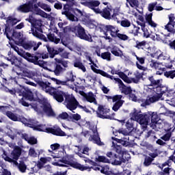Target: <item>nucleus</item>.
I'll list each match as a JSON object with an SVG mask.
<instances>
[{"label":"nucleus","mask_w":175,"mask_h":175,"mask_svg":"<svg viewBox=\"0 0 175 175\" xmlns=\"http://www.w3.org/2000/svg\"><path fill=\"white\" fill-rule=\"evenodd\" d=\"M113 102L116 103L112 109L113 111H118L120 109V107L124 105V100H122V96L121 95H116L111 97Z\"/></svg>","instance_id":"20"},{"label":"nucleus","mask_w":175,"mask_h":175,"mask_svg":"<svg viewBox=\"0 0 175 175\" xmlns=\"http://www.w3.org/2000/svg\"><path fill=\"white\" fill-rule=\"evenodd\" d=\"M48 162H51V157H41L40 159V161L37 164L38 167L42 168L43 165H46V163H48Z\"/></svg>","instance_id":"39"},{"label":"nucleus","mask_w":175,"mask_h":175,"mask_svg":"<svg viewBox=\"0 0 175 175\" xmlns=\"http://www.w3.org/2000/svg\"><path fill=\"white\" fill-rule=\"evenodd\" d=\"M85 57L86 59L89 61V65H91L90 68L94 73H96L97 75H101V76H103L104 77H107V79L113 80L115 84H118L119 88L122 90V92H123V94H124L125 95H130L133 92L131 87H126V85H124V83L121 79H120V78H116L107 74V72L98 69L99 67H98V65L94 63V61H92V57H91L90 54H89L88 53H85Z\"/></svg>","instance_id":"5"},{"label":"nucleus","mask_w":175,"mask_h":175,"mask_svg":"<svg viewBox=\"0 0 175 175\" xmlns=\"http://www.w3.org/2000/svg\"><path fill=\"white\" fill-rule=\"evenodd\" d=\"M29 157H31L32 158H36V157H38V153L36 150H35V148H31L29 150Z\"/></svg>","instance_id":"59"},{"label":"nucleus","mask_w":175,"mask_h":175,"mask_svg":"<svg viewBox=\"0 0 175 175\" xmlns=\"http://www.w3.org/2000/svg\"><path fill=\"white\" fill-rule=\"evenodd\" d=\"M74 66L75 68H78L79 69H81L82 72H87V68H85V66L83 65V63L80 62H76L74 63Z\"/></svg>","instance_id":"45"},{"label":"nucleus","mask_w":175,"mask_h":175,"mask_svg":"<svg viewBox=\"0 0 175 175\" xmlns=\"http://www.w3.org/2000/svg\"><path fill=\"white\" fill-rule=\"evenodd\" d=\"M25 100H29L30 102L33 101L34 103H31V107L36 111L38 114H46L49 117H54L55 116V113L51 109V105L49 103V101L46 98H43L42 100H35L33 99V95L32 93H30L27 95L26 97H23L20 100L19 103L23 106L28 107L29 104L27 103Z\"/></svg>","instance_id":"4"},{"label":"nucleus","mask_w":175,"mask_h":175,"mask_svg":"<svg viewBox=\"0 0 175 175\" xmlns=\"http://www.w3.org/2000/svg\"><path fill=\"white\" fill-rule=\"evenodd\" d=\"M4 35H6V37L9 40H14L16 44H23V33L17 31H8V29H5Z\"/></svg>","instance_id":"12"},{"label":"nucleus","mask_w":175,"mask_h":175,"mask_svg":"<svg viewBox=\"0 0 175 175\" xmlns=\"http://www.w3.org/2000/svg\"><path fill=\"white\" fill-rule=\"evenodd\" d=\"M142 31L145 38H150L152 40H158L159 42H161V40H163V39L166 38V36L162 33H149L148 29H147V28H144V27H142Z\"/></svg>","instance_id":"15"},{"label":"nucleus","mask_w":175,"mask_h":175,"mask_svg":"<svg viewBox=\"0 0 175 175\" xmlns=\"http://www.w3.org/2000/svg\"><path fill=\"white\" fill-rule=\"evenodd\" d=\"M66 8H68V5H64V9L65 11L62 12V14H65L67 18H68V20H70V21H77V17L75 16L73 14L70 13V12L66 10Z\"/></svg>","instance_id":"31"},{"label":"nucleus","mask_w":175,"mask_h":175,"mask_svg":"<svg viewBox=\"0 0 175 175\" xmlns=\"http://www.w3.org/2000/svg\"><path fill=\"white\" fill-rule=\"evenodd\" d=\"M96 161H98V162H104L105 163H109V162H110L109 159L105 157L104 156H98L96 158Z\"/></svg>","instance_id":"58"},{"label":"nucleus","mask_w":175,"mask_h":175,"mask_svg":"<svg viewBox=\"0 0 175 175\" xmlns=\"http://www.w3.org/2000/svg\"><path fill=\"white\" fill-rule=\"evenodd\" d=\"M52 165H53V166H62L64 167H68V165H70L72 167L79 169V170H81L82 172L84 170H88V172H90L91 171V169H93V170H95L96 172H101L102 170V166L100 165L90 167L88 166L83 165L77 162L70 163L64 159L57 162H53Z\"/></svg>","instance_id":"7"},{"label":"nucleus","mask_w":175,"mask_h":175,"mask_svg":"<svg viewBox=\"0 0 175 175\" xmlns=\"http://www.w3.org/2000/svg\"><path fill=\"white\" fill-rule=\"evenodd\" d=\"M135 17H137L139 21H137V25L141 27V29L143 30L144 28H146V23L144 22V18L142 16L139 15L137 13L135 12L133 14Z\"/></svg>","instance_id":"33"},{"label":"nucleus","mask_w":175,"mask_h":175,"mask_svg":"<svg viewBox=\"0 0 175 175\" xmlns=\"http://www.w3.org/2000/svg\"><path fill=\"white\" fill-rule=\"evenodd\" d=\"M135 76L136 77V79L135 78H132L131 80V83L132 81L133 83H135L136 84H137V83H139V80H140L141 77H142V74H140L139 72H136L135 73Z\"/></svg>","instance_id":"55"},{"label":"nucleus","mask_w":175,"mask_h":175,"mask_svg":"<svg viewBox=\"0 0 175 175\" xmlns=\"http://www.w3.org/2000/svg\"><path fill=\"white\" fill-rule=\"evenodd\" d=\"M103 174L110 175L111 174V170L107 166L105 165L103 167L101 166V172Z\"/></svg>","instance_id":"52"},{"label":"nucleus","mask_w":175,"mask_h":175,"mask_svg":"<svg viewBox=\"0 0 175 175\" xmlns=\"http://www.w3.org/2000/svg\"><path fill=\"white\" fill-rule=\"evenodd\" d=\"M34 28L31 29L32 34L33 36H36V38H38V39H41V40H47V38L44 35H43V31H42V21L37 20L36 21Z\"/></svg>","instance_id":"14"},{"label":"nucleus","mask_w":175,"mask_h":175,"mask_svg":"<svg viewBox=\"0 0 175 175\" xmlns=\"http://www.w3.org/2000/svg\"><path fill=\"white\" fill-rule=\"evenodd\" d=\"M165 29L171 33H175V22H169L165 26Z\"/></svg>","instance_id":"40"},{"label":"nucleus","mask_w":175,"mask_h":175,"mask_svg":"<svg viewBox=\"0 0 175 175\" xmlns=\"http://www.w3.org/2000/svg\"><path fill=\"white\" fill-rule=\"evenodd\" d=\"M85 126H89L92 133H93V135H90L89 137L90 142H94L96 144H98V146H103V143L100 142V137H99V135L98 134L96 126H93L92 128L90 122H85Z\"/></svg>","instance_id":"13"},{"label":"nucleus","mask_w":175,"mask_h":175,"mask_svg":"<svg viewBox=\"0 0 175 175\" xmlns=\"http://www.w3.org/2000/svg\"><path fill=\"white\" fill-rule=\"evenodd\" d=\"M111 12H113V7L107 6V8H104L103 11H100L99 14H101L104 18L110 20V18H111Z\"/></svg>","instance_id":"26"},{"label":"nucleus","mask_w":175,"mask_h":175,"mask_svg":"<svg viewBox=\"0 0 175 175\" xmlns=\"http://www.w3.org/2000/svg\"><path fill=\"white\" fill-rule=\"evenodd\" d=\"M21 44L22 47H23L25 50H31V49L33 47L34 51H36V49H39V46L42 44V42H39L36 44L34 41H29L27 42H22V44Z\"/></svg>","instance_id":"21"},{"label":"nucleus","mask_w":175,"mask_h":175,"mask_svg":"<svg viewBox=\"0 0 175 175\" xmlns=\"http://www.w3.org/2000/svg\"><path fill=\"white\" fill-rule=\"evenodd\" d=\"M150 55L152 58H156V59H165V55L161 50H156L154 53H150Z\"/></svg>","instance_id":"34"},{"label":"nucleus","mask_w":175,"mask_h":175,"mask_svg":"<svg viewBox=\"0 0 175 175\" xmlns=\"http://www.w3.org/2000/svg\"><path fill=\"white\" fill-rule=\"evenodd\" d=\"M128 3L130 5L131 8L134 9H137L139 8V1L137 0H126Z\"/></svg>","instance_id":"50"},{"label":"nucleus","mask_w":175,"mask_h":175,"mask_svg":"<svg viewBox=\"0 0 175 175\" xmlns=\"http://www.w3.org/2000/svg\"><path fill=\"white\" fill-rule=\"evenodd\" d=\"M120 25L124 28H128V27H131V21L126 18H124L120 22Z\"/></svg>","instance_id":"56"},{"label":"nucleus","mask_w":175,"mask_h":175,"mask_svg":"<svg viewBox=\"0 0 175 175\" xmlns=\"http://www.w3.org/2000/svg\"><path fill=\"white\" fill-rule=\"evenodd\" d=\"M100 5V1L98 0H89L88 8L92 9L97 14L100 13V9L98 8Z\"/></svg>","instance_id":"23"},{"label":"nucleus","mask_w":175,"mask_h":175,"mask_svg":"<svg viewBox=\"0 0 175 175\" xmlns=\"http://www.w3.org/2000/svg\"><path fill=\"white\" fill-rule=\"evenodd\" d=\"M133 55H134V57H136V59L137 62H136V66L137 68V69H139V70H146V67L142 66V65H144V62L146 61V59L144 57H138L136 53H133Z\"/></svg>","instance_id":"27"},{"label":"nucleus","mask_w":175,"mask_h":175,"mask_svg":"<svg viewBox=\"0 0 175 175\" xmlns=\"http://www.w3.org/2000/svg\"><path fill=\"white\" fill-rule=\"evenodd\" d=\"M53 72L55 73V76H59V75L64 72V68H62L60 65L56 64Z\"/></svg>","instance_id":"47"},{"label":"nucleus","mask_w":175,"mask_h":175,"mask_svg":"<svg viewBox=\"0 0 175 175\" xmlns=\"http://www.w3.org/2000/svg\"><path fill=\"white\" fill-rule=\"evenodd\" d=\"M39 6H40V8H41V9H43V10H45L46 12H51V8L47 4L40 3Z\"/></svg>","instance_id":"60"},{"label":"nucleus","mask_w":175,"mask_h":175,"mask_svg":"<svg viewBox=\"0 0 175 175\" xmlns=\"http://www.w3.org/2000/svg\"><path fill=\"white\" fill-rule=\"evenodd\" d=\"M101 58L107 61H111V53L110 52H104L101 53Z\"/></svg>","instance_id":"53"},{"label":"nucleus","mask_w":175,"mask_h":175,"mask_svg":"<svg viewBox=\"0 0 175 175\" xmlns=\"http://www.w3.org/2000/svg\"><path fill=\"white\" fill-rule=\"evenodd\" d=\"M100 31L101 33L102 38H105L106 40H108V42L110 43V42H113V38L110 37L112 36V38H117V35L118 34V32H120V29L116 26L113 25H100Z\"/></svg>","instance_id":"9"},{"label":"nucleus","mask_w":175,"mask_h":175,"mask_svg":"<svg viewBox=\"0 0 175 175\" xmlns=\"http://www.w3.org/2000/svg\"><path fill=\"white\" fill-rule=\"evenodd\" d=\"M36 14H38V16H41V17H44V18H49L50 17V15L47 14V13L44 12V11L38 8Z\"/></svg>","instance_id":"51"},{"label":"nucleus","mask_w":175,"mask_h":175,"mask_svg":"<svg viewBox=\"0 0 175 175\" xmlns=\"http://www.w3.org/2000/svg\"><path fill=\"white\" fill-rule=\"evenodd\" d=\"M79 94L83 97V100H86L90 103H94V105H98V102L96 101V96L94 95L92 92L85 93L84 92L79 91Z\"/></svg>","instance_id":"19"},{"label":"nucleus","mask_w":175,"mask_h":175,"mask_svg":"<svg viewBox=\"0 0 175 175\" xmlns=\"http://www.w3.org/2000/svg\"><path fill=\"white\" fill-rule=\"evenodd\" d=\"M75 29H77L78 37L80 38V39L88 40V42H92L91 35L85 33V30L81 25H78L75 27Z\"/></svg>","instance_id":"18"},{"label":"nucleus","mask_w":175,"mask_h":175,"mask_svg":"<svg viewBox=\"0 0 175 175\" xmlns=\"http://www.w3.org/2000/svg\"><path fill=\"white\" fill-rule=\"evenodd\" d=\"M17 23H18V21H17V19L14 18L13 16H8L6 18L5 29H7V31H9L8 27H13V25H16Z\"/></svg>","instance_id":"30"},{"label":"nucleus","mask_w":175,"mask_h":175,"mask_svg":"<svg viewBox=\"0 0 175 175\" xmlns=\"http://www.w3.org/2000/svg\"><path fill=\"white\" fill-rule=\"evenodd\" d=\"M12 65H15L17 68H20L23 65L21 59L17 58V57H14V58L10 59Z\"/></svg>","instance_id":"41"},{"label":"nucleus","mask_w":175,"mask_h":175,"mask_svg":"<svg viewBox=\"0 0 175 175\" xmlns=\"http://www.w3.org/2000/svg\"><path fill=\"white\" fill-rule=\"evenodd\" d=\"M111 18L114 20V21H117V23H120L122 18H124V16L122 14H120V12H114L113 15L111 16Z\"/></svg>","instance_id":"42"},{"label":"nucleus","mask_w":175,"mask_h":175,"mask_svg":"<svg viewBox=\"0 0 175 175\" xmlns=\"http://www.w3.org/2000/svg\"><path fill=\"white\" fill-rule=\"evenodd\" d=\"M111 75H118L119 77H120L124 83H128V84H131V83H132L131 79H129V77L122 72H118L115 70L114 68H111Z\"/></svg>","instance_id":"24"},{"label":"nucleus","mask_w":175,"mask_h":175,"mask_svg":"<svg viewBox=\"0 0 175 175\" xmlns=\"http://www.w3.org/2000/svg\"><path fill=\"white\" fill-rule=\"evenodd\" d=\"M111 53L115 55L116 57H122V55H124V54L122 53V51L118 49L117 47L113 46L111 49Z\"/></svg>","instance_id":"43"},{"label":"nucleus","mask_w":175,"mask_h":175,"mask_svg":"<svg viewBox=\"0 0 175 175\" xmlns=\"http://www.w3.org/2000/svg\"><path fill=\"white\" fill-rule=\"evenodd\" d=\"M74 66L75 68H78L79 69H81L82 72H87V68H85V66L83 65V63L80 62H76L74 63Z\"/></svg>","instance_id":"46"},{"label":"nucleus","mask_w":175,"mask_h":175,"mask_svg":"<svg viewBox=\"0 0 175 175\" xmlns=\"http://www.w3.org/2000/svg\"><path fill=\"white\" fill-rule=\"evenodd\" d=\"M142 111L140 109H133L130 113L131 120L136 121L137 122L140 117H142Z\"/></svg>","instance_id":"29"},{"label":"nucleus","mask_w":175,"mask_h":175,"mask_svg":"<svg viewBox=\"0 0 175 175\" xmlns=\"http://www.w3.org/2000/svg\"><path fill=\"white\" fill-rule=\"evenodd\" d=\"M48 39L51 40V42H53L56 44H58L59 42H61V40L59 38H57L54 36V34H49L48 35Z\"/></svg>","instance_id":"54"},{"label":"nucleus","mask_w":175,"mask_h":175,"mask_svg":"<svg viewBox=\"0 0 175 175\" xmlns=\"http://www.w3.org/2000/svg\"><path fill=\"white\" fill-rule=\"evenodd\" d=\"M162 59L164 61V62L162 63L164 68H169L170 69V68L173 66V62H174V61L170 59L169 56H165L164 59Z\"/></svg>","instance_id":"38"},{"label":"nucleus","mask_w":175,"mask_h":175,"mask_svg":"<svg viewBox=\"0 0 175 175\" xmlns=\"http://www.w3.org/2000/svg\"><path fill=\"white\" fill-rule=\"evenodd\" d=\"M41 61V62H43V66H40L41 68H44V69H46V70H49V72H53L54 69L55 68V66L57 65L56 63L51 62L49 63L46 66H45L44 61L43 60H38Z\"/></svg>","instance_id":"36"},{"label":"nucleus","mask_w":175,"mask_h":175,"mask_svg":"<svg viewBox=\"0 0 175 175\" xmlns=\"http://www.w3.org/2000/svg\"><path fill=\"white\" fill-rule=\"evenodd\" d=\"M18 76H21L23 80H25L24 77H28V79H32L33 77V73L29 70H24L22 72H16Z\"/></svg>","instance_id":"35"},{"label":"nucleus","mask_w":175,"mask_h":175,"mask_svg":"<svg viewBox=\"0 0 175 175\" xmlns=\"http://www.w3.org/2000/svg\"><path fill=\"white\" fill-rule=\"evenodd\" d=\"M8 147L13 148V150L11 152V157L8 156V153L5 150H2V158H3L7 162H13V159L17 161V159L20 158V155H21V148L16 146V144L13 143H9Z\"/></svg>","instance_id":"10"},{"label":"nucleus","mask_w":175,"mask_h":175,"mask_svg":"<svg viewBox=\"0 0 175 175\" xmlns=\"http://www.w3.org/2000/svg\"><path fill=\"white\" fill-rule=\"evenodd\" d=\"M109 111H110V109L106 107L103 105H99L96 111L97 117L99 118H107L108 120H111L112 118L110 116V115H109Z\"/></svg>","instance_id":"17"},{"label":"nucleus","mask_w":175,"mask_h":175,"mask_svg":"<svg viewBox=\"0 0 175 175\" xmlns=\"http://www.w3.org/2000/svg\"><path fill=\"white\" fill-rule=\"evenodd\" d=\"M140 27H137L135 25H133L129 29V33H133V35H137L139 33V30Z\"/></svg>","instance_id":"49"},{"label":"nucleus","mask_w":175,"mask_h":175,"mask_svg":"<svg viewBox=\"0 0 175 175\" xmlns=\"http://www.w3.org/2000/svg\"><path fill=\"white\" fill-rule=\"evenodd\" d=\"M52 81H54L57 85H67L71 90H73L75 92H77V88L75 85V78L73 72L72 71L68 72L66 75V81H61L55 78H51Z\"/></svg>","instance_id":"11"},{"label":"nucleus","mask_w":175,"mask_h":175,"mask_svg":"<svg viewBox=\"0 0 175 175\" xmlns=\"http://www.w3.org/2000/svg\"><path fill=\"white\" fill-rule=\"evenodd\" d=\"M10 47L15 51L18 55L22 57L25 59H27L29 62H32L34 65H38L39 66H43V62L38 61L39 59L38 57L33 56L31 53L25 52L24 50L18 48L17 45L10 44Z\"/></svg>","instance_id":"8"},{"label":"nucleus","mask_w":175,"mask_h":175,"mask_svg":"<svg viewBox=\"0 0 175 175\" xmlns=\"http://www.w3.org/2000/svg\"><path fill=\"white\" fill-rule=\"evenodd\" d=\"M116 37L120 39V40H129V36H126V34L118 33Z\"/></svg>","instance_id":"61"},{"label":"nucleus","mask_w":175,"mask_h":175,"mask_svg":"<svg viewBox=\"0 0 175 175\" xmlns=\"http://www.w3.org/2000/svg\"><path fill=\"white\" fill-rule=\"evenodd\" d=\"M136 91L133 90V92L129 94L130 100H133V102H137V96H136Z\"/></svg>","instance_id":"57"},{"label":"nucleus","mask_w":175,"mask_h":175,"mask_svg":"<svg viewBox=\"0 0 175 175\" xmlns=\"http://www.w3.org/2000/svg\"><path fill=\"white\" fill-rule=\"evenodd\" d=\"M5 115L8 118L12 121H21L23 124L29 126V128H33L34 131H39L40 132H46V133H52V135H55L56 136H67L66 133L58 126H54L53 128L48 127L46 124L38 125V122L31 119H27L25 118H20L16 114H14L12 111L5 112Z\"/></svg>","instance_id":"2"},{"label":"nucleus","mask_w":175,"mask_h":175,"mask_svg":"<svg viewBox=\"0 0 175 175\" xmlns=\"http://www.w3.org/2000/svg\"><path fill=\"white\" fill-rule=\"evenodd\" d=\"M150 66L152 67V69H156V70L159 69L163 70V63H159L155 60H151L150 62Z\"/></svg>","instance_id":"37"},{"label":"nucleus","mask_w":175,"mask_h":175,"mask_svg":"<svg viewBox=\"0 0 175 175\" xmlns=\"http://www.w3.org/2000/svg\"><path fill=\"white\" fill-rule=\"evenodd\" d=\"M148 116L150 118V125L152 129H155V128H161L159 126V116H158L157 112L148 111Z\"/></svg>","instance_id":"16"},{"label":"nucleus","mask_w":175,"mask_h":175,"mask_svg":"<svg viewBox=\"0 0 175 175\" xmlns=\"http://www.w3.org/2000/svg\"><path fill=\"white\" fill-rule=\"evenodd\" d=\"M24 139L29 144H36L38 143V140L33 137H28V136L25 135Z\"/></svg>","instance_id":"44"},{"label":"nucleus","mask_w":175,"mask_h":175,"mask_svg":"<svg viewBox=\"0 0 175 175\" xmlns=\"http://www.w3.org/2000/svg\"><path fill=\"white\" fill-rule=\"evenodd\" d=\"M152 161H154V159L150 157H147L145 159V161L144 162V165L145 166H150V165H151V163L152 162Z\"/></svg>","instance_id":"64"},{"label":"nucleus","mask_w":175,"mask_h":175,"mask_svg":"<svg viewBox=\"0 0 175 175\" xmlns=\"http://www.w3.org/2000/svg\"><path fill=\"white\" fill-rule=\"evenodd\" d=\"M148 80L150 84L144 85V90L150 94L145 101V105H151L155 103L160 99H165L168 105L174 106V98H173V92L169 91V88L166 86H161L162 79H154V77H149Z\"/></svg>","instance_id":"1"},{"label":"nucleus","mask_w":175,"mask_h":175,"mask_svg":"<svg viewBox=\"0 0 175 175\" xmlns=\"http://www.w3.org/2000/svg\"><path fill=\"white\" fill-rule=\"evenodd\" d=\"M137 122L141 124V126L144 131L147 128V125L150 124V118L148 112L146 114H142Z\"/></svg>","instance_id":"22"},{"label":"nucleus","mask_w":175,"mask_h":175,"mask_svg":"<svg viewBox=\"0 0 175 175\" xmlns=\"http://www.w3.org/2000/svg\"><path fill=\"white\" fill-rule=\"evenodd\" d=\"M145 20L146 23H147V24L152 28H157V27H158V23L152 21V13H146L145 16Z\"/></svg>","instance_id":"28"},{"label":"nucleus","mask_w":175,"mask_h":175,"mask_svg":"<svg viewBox=\"0 0 175 175\" xmlns=\"http://www.w3.org/2000/svg\"><path fill=\"white\" fill-rule=\"evenodd\" d=\"M111 139L115 142H112L111 150L112 151H115L116 152H117V154H119L117 156V154L113 153V152H108L107 153V157H108V158H111V159L115 160V162L116 161H117V159H119V161L121 162V161L124 158V152H122V148H121V146L118 145L117 143H120V144H122V146H128L129 143V137H126L125 138L120 139L112 137Z\"/></svg>","instance_id":"6"},{"label":"nucleus","mask_w":175,"mask_h":175,"mask_svg":"<svg viewBox=\"0 0 175 175\" xmlns=\"http://www.w3.org/2000/svg\"><path fill=\"white\" fill-rule=\"evenodd\" d=\"M18 169L22 173H25V170H27V165L24 162H21L18 165Z\"/></svg>","instance_id":"62"},{"label":"nucleus","mask_w":175,"mask_h":175,"mask_svg":"<svg viewBox=\"0 0 175 175\" xmlns=\"http://www.w3.org/2000/svg\"><path fill=\"white\" fill-rule=\"evenodd\" d=\"M32 8H33V3L32 1H30L27 3H25L22 5H20L18 8V10L20 12H23V13H28L32 10Z\"/></svg>","instance_id":"25"},{"label":"nucleus","mask_w":175,"mask_h":175,"mask_svg":"<svg viewBox=\"0 0 175 175\" xmlns=\"http://www.w3.org/2000/svg\"><path fill=\"white\" fill-rule=\"evenodd\" d=\"M43 91L49 94L50 95H53V98L59 103L64 102V97L65 98L64 105L68 110L73 111L77 109L79 106V102L73 95H69L68 93L64 92L57 90L55 92V88L50 86V83H41Z\"/></svg>","instance_id":"3"},{"label":"nucleus","mask_w":175,"mask_h":175,"mask_svg":"<svg viewBox=\"0 0 175 175\" xmlns=\"http://www.w3.org/2000/svg\"><path fill=\"white\" fill-rule=\"evenodd\" d=\"M164 75L166 77H170V79H174V77H175V70L165 72L164 73Z\"/></svg>","instance_id":"63"},{"label":"nucleus","mask_w":175,"mask_h":175,"mask_svg":"<svg viewBox=\"0 0 175 175\" xmlns=\"http://www.w3.org/2000/svg\"><path fill=\"white\" fill-rule=\"evenodd\" d=\"M87 25L91 29H96L100 32V25H98V22L95 21H89Z\"/></svg>","instance_id":"32"},{"label":"nucleus","mask_w":175,"mask_h":175,"mask_svg":"<svg viewBox=\"0 0 175 175\" xmlns=\"http://www.w3.org/2000/svg\"><path fill=\"white\" fill-rule=\"evenodd\" d=\"M59 148H61V145L58 143H55L51 145V150H48V151L53 153V151H58Z\"/></svg>","instance_id":"48"}]
</instances>
